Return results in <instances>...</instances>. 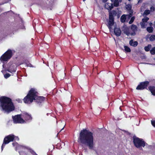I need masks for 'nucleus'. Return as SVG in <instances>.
<instances>
[{"instance_id": "obj_1", "label": "nucleus", "mask_w": 155, "mask_h": 155, "mask_svg": "<svg viewBox=\"0 0 155 155\" xmlns=\"http://www.w3.org/2000/svg\"><path fill=\"white\" fill-rule=\"evenodd\" d=\"M78 142L84 150H86L85 147H88L90 149L94 147V136L93 133L86 129L81 130L79 134Z\"/></svg>"}, {"instance_id": "obj_2", "label": "nucleus", "mask_w": 155, "mask_h": 155, "mask_svg": "<svg viewBox=\"0 0 155 155\" xmlns=\"http://www.w3.org/2000/svg\"><path fill=\"white\" fill-rule=\"evenodd\" d=\"M39 94L37 90L34 88H31L29 91L27 95L23 99L24 102L26 104H30L35 100L38 104L41 105L45 100V97L41 96H38Z\"/></svg>"}, {"instance_id": "obj_3", "label": "nucleus", "mask_w": 155, "mask_h": 155, "mask_svg": "<svg viewBox=\"0 0 155 155\" xmlns=\"http://www.w3.org/2000/svg\"><path fill=\"white\" fill-rule=\"evenodd\" d=\"M15 109V107L11 99L6 96L0 97V110L8 114Z\"/></svg>"}, {"instance_id": "obj_4", "label": "nucleus", "mask_w": 155, "mask_h": 155, "mask_svg": "<svg viewBox=\"0 0 155 155\" xmlns=\"http://www.w3.org/2000/svg\"><path fill=\"white\" fill-rule=\"evenodd\" d=\"M13 56L12 51L10 49H8L0 58V60L1 62L7 61L9 60Z\"/></svg>"}, {"instance_id": "obj_5", "label": "nucleus", "mask_w": 155, "mask_h": 155, "mask_svg": "<svg viewBox=\"0 0 155 155\" xmlns=\"http://www.w3.org/2000/svg\"><path fill=\"white\" fill-rule=\"evenodd\" d=\"M133 143L134 146L137 148H140L145 146V142L142 139L134 135L133 137Z\"/></svg>"}, {"instance_id": "obj_6", "label": "nucleus", "mask_w": 155, "mask_h": 155, "mask_svg": "<svg viewBox=\"0 0 155 155\" xmlns=\"http://www.w3.org/2000/svg\"><path fill=\"white\" fill-rule=\"evenodd\" d=\"M116 11L114 10H113L112 11H110L109 12V20L107 26L110 30L111 29L112 26L114 25V16L116 15Z\"/></svg>"}, {"instance_id": "obj_7", "label": "nucleus", "mask_w": 155, "mask_h": 155, "mask_svg": "<svg viewBox=\"0 0 155 155\" xmlns=\"http://www.w3.org/2000/svg\"><path fill=\"white\" fill-rule=\"evenodd\" d=\"M15 136L13 134H9L5 137L4 139L3 143L2 146V151L4 148L5 145L8 144L11 142H12L15 139Z\"/></svg>"}, {"instance_id": "obj_8", "label": "nucleus", "mask_w": 155, "mask_h": 155, "mask_svg": "<svg viewBox=\"0 0 155 155\" xmlns=\"http://www.w3.org/2000/svg\"><path fill=\"white\" fill-rule=\"evenodd\" d=\"M45 2L41 3L40 5L43 9H46L49 8L50 6L52 7L55 0H44Z\"/></svg>"}, {"instance_id": "obj_9", "label": "nucleus", "mask_w": 155, "mask_h": 155, "mask_svg": "<svg viewBox=\"0 0 155 155\" xmlns=\"http://www.w3.org/2000/svg\"><path fill=\"white\" fill-rule=\"evenodd\" d=\"M149 84V82L147 81L141 82L137 86L136 89L137 90H142L144 89H147V87Z\"/></svg>"}, {"instance_id": "obj_10", "label": "nucleus", "mask_w": 155, "mask_h": 155, "mask_svg": "<svg viewBox=\"0 0 155 155\" xmlns=\"http://www.w3.org/2000/svg\"><path fill=\"white\" fill-rule=\"evenodd\" d=\"M14 123L22 124L25 122V120L21 118V114H18L12 117Z\"/></svg>"}, {"instance_id": "obj_11", "label": "nucleus", "mask_w": 155, "mask_h": 155, "mask_svg": "<svg viewBox=\"0 0 155 155\" xmlns=\"http://www.w3.org/2000/svg\"><path fill=\"white\" fill-rule=\"evenodd\" d=\"M131 29L132 32L131 33L130 35L132 36H134L136 35V32L137 31V27L135 25L133 24L131 25Z\"/></svg>"}, {"instance_id": "obj_12", "label": "nucleus", "mask_w": 155, "mask_h": 155, "mask_svg": "<svg viewBox=\"0 0 155 155\" xmlns=\"http://www.w3.org/2000/svg\"><path fill=\"white\" fill-rule=\"evenodd\" d=\"M114 32L115 35L117 37L120 36L121 34V31L119 28L115 27L114 28Z\"/></svg>"}, {"instance_id": "obj_13", "label": "nucleus", "mask_w": 155, "mask_h": 155, "mask_svg": "<svg viewBox=\"0 0 155 155\" xmlns=\"http://www.w3.org/2000/svg\"><path fill=\"white\" fill-rule=\"evenodd\" d=\"M148 89L152 95L155 96V86H150L148 87Z\"/></svg>"}, {"instance_id": "obj_14", "label": "nucleus", "mask_w": 155, "mask_h": 155, "mask_svg": "<svg viewBox=\"0 0 155 155\" xmlns=\"http://www.w3.org/2000/svg\"><path fill=\"white\" fill-rule=\"evenodd\" d=\"M105 8L107 9L110 10L114 8L113 4L109 3H106L105 5Z\"/></svg>"}, {"instance_id": "obj_15", "label": "nucleus", "mask_w": 155, "mask_h": 155, "mask_svg": "<svg viewBox=\"0 0 155 155\" xmlns=\"http://www.w3.org/2000/svg\"><path fill=\"white\" fill-rule=\"evenodd\" d=\"M23 117L25 118V120H31L32 117L31 115H29L28 113H25L24 114Z\"/></svg>"}, {"instance_id": "obj_16", "label": "nucleus", "mask_w": 155, "mask_h": 155, "mask_svg": "<svg viewBox=\"0 0 155 155\" xmlns=\"http://www.w3.org/2000/svg\"><path fill=\"white\" fill-rule=\"evenodd\" d=\"M129 44L130 46L136 47L138 45V42L136 41H134L133 39H131L129 41Z\"/></svg>"}, {"instance_id": "obj_17", "label": "nucleus", "mask_w": 155, "mask_h": 155, "mask_svg": "<svg viewBox=\"0 0 155 155\" xmlns=\"http://www.w3.org/2000/svg\"><path fill=\"white\" fill-rule=\"evenodd\" d=\"M126 19V15H123L120 18V21L122 23H124Z\"/></svg>"}, {"instance_id": "obj_18", "label": "nucleus", "mask_w": 155, "mask_h": 155, "mask_svg": "<svg viewBox=\"0 0 155 155\" xmlns=\"http://www.w3.org/2000/svg\"><path fill=\"white\" fill-rule=\"evenodd\" d=\"M124 33L127 36L130 35V33L128 28H125L124 31Z\"/></svg>"}, {"instance_id": "obj_19", "label": "nucleus", "mask_w": 155, "mask_h": 155, "mask_svg": "<svg viewBox=\"0 0 155 155\" xmlns=\"http://www.w3.org/2000/svg\"><path fill=\"white\" fill-rule=\"evenodd\" d=\"M151 47V45L150 44L148 45L147 46L144 47V49L146 51H148L150 50V49Z\"/></svg>"}, {"instance_id": "obj_20", "label": "nucleus", "mask_w": 155, "mask_h": 155, "mask_svg": "<svg viewBox=\"0 0 155 155\" xmlns=\"http://www.w3.org/2000/svg\"><path fill=\"white\" fill-rule=\"evenodd\" d=\"M113 6H114L115 7H117L119 6V0H115L114 2V4H113Z\"/></svg>"}, {"instance_id": "obj_21", "label": "nucleus", "mask_w": 155, "mask_h": 155, "mask_svg": "<svg viewBox=\"0 0 155 155\" xmlns=\"http://www.w3.org/2000/svg\"><path fill=\"white\" fill-rule=\"evenodd\" d=\"M126 8L129 11L133 10L131 9L132 6L130 4H128L126 5Z\"/></svg>"}, {"instance_id": "obj_22", "label": "nucleus", "mask_w": 155, "mask_h": 155, "mask_svg": "<svg viewBox=\"0 0 155 155\" xmlns=\"http://www.w3.org/2000/svg\"><path fill=\"white\" fill-rule=\"evenodd\" d=\"M7 71L11 73H13L15 72L16 70L15 69H13L12 70L11 68H9L7 70Z\"/></svg>"}, {"instance_id": "obj_23", "label": "nucleus", "mask_w": 155, "mask_h": 155, "mask_svg": "<svg viewBox=\"0 0 155 155\" xmlns=\"http://www.w3.org/2000/svg\"><path fill=\"white\" fill-rule=\"evenodd\" d=\"M153 28L152 27H148L147 28V31L149 33H152L153 31Z\"/></svg>"}, {"instance_id": "obj_24", "label": "nucleus", "mask_w": 155, "mask_h": 155, "mask_svg": "<svg viewBox=\"0 0 155 155\" xmlns=\"http://www.w3.org/2000/svg\"><path fill=\"white\" fill-rule=\"evenodd\" d=\"M124 47L126 52H130L131 51V50L127 46H124Z\"/></svg>"}, {"instance_id": "obj_25", "label": "nucleus", "mask_w": 155, "mask_h": 155, "mask_svg": "<svg viewBox=\"0 0 155 155\" xmlns=\"http://www.w3.org/2000/svg\"><path fill=\"white\" fill-rule=\"evenodd\" d=\"M129 14L126 15L128 16V18H130V17H132L133 15V11H129Z\"/></svg>"}, {"instance_id": "obj_26", "label": "nucleus", "mask_w": 155, "mask_h": 155, "mask_svg": "<svg viewBox=\"0 0 155 155\" xmlns=\"http://www.w3.org/2000/svg\"><path fill=\"white\" fill-rule=\"evenodd\" d=\"M151 54L152 55H154L155 54V47L152 48L151 49L150 51Z\"/></svg>"}, {"instance_id": "obj_27", "label": "nucleus", "mask_w": 155, "mask_h": 155, "mask_svg": "<svg viewBox=\"0 0 155 155\" xmlns=\"http://www.w3.org/2000/svg\"><path fill=\"white\" fill-rule=\"evenodd\" d=\"M150 40V41H153L155 40V35H152L149 38Z\"/></svg>"}, {"instance_id": "obj_28", "label": "nucleus", "mask_w": 155, "mask_h": 155, "mask_svg": "<svg viewBox=\"0 0 155 155\" xmlns=\"http://www.w3.org/2000/svg\"><path fill=\"white\" fill-rule=\"evenodd\" d=\"M150 10H146L144 11L143 14V15H148L149 14H150Z\"/></svg>"}, {"instance_id": "obj_29", "label": "nucleus", "mask_w": 155, "mask_h": 155, "mask_svg": "<svg viewBox=\"0 0 155 155\" xmlns=\"http://www.w3.org/2000/svg\"><path fill=\"white\" fill-rule=\"evenodd\" d=\"M29 151L32 155H38L36 152L31 149H29Z\"/></svg>"}, {"instance_id": "obj_30", "label": "nucleus", "mask_w": 155, "mask_h": 155, "mask_svg": "<svg viewBox=\"0 0 155 155\" xmlns=\"http://www.w3.org/2000/svg\"><path fill=\"white\" fill-rule=\"evenodd\" d=\"M135 19V17L134 16H133L131 17V19H130V21H129V23L130 24H132L134 21V20Z\"/></svg>"}, {"instance_id": "obj_31", "label": "nucleus", "mask_w": 155, "mask_h": 155, "mask_svg": "<svg viewBox=\"0 0 155 155\" xmlns=\"http://www.w3.org/2000/svg\"><path fill=\"white\" fill-rule=\"evenodd\" d=\"M25 63L27 65V66L29 67H33V65L31 63H30L28 61H25Z\"/></svg>"}, {"instance_id": "obj_32", "label": "nucleus", "mask_w": 155, "mask_h": 155, "mask_svg": "<svg viewBox=\"0 0 155 155\" xmlns=\"http://www.w3.org/2000/svg\"><path fill=\"white\" fill-rule=\"evenodd\" d=\"M149 19L147 17H146L142 19V20L143 22H146Z\"/></svg>"}, {"instance_id": "obj_33", "label": "nucleus", "mask_w": 155, "mask_h": 155, "mask_svg": "<svg viewBox=\"0 0 155 155\" xmlns=\"http://www.w3.org/2000/svg\"><path fill=\"white\" fill-rule=\"evenodd\" d=\"M10 76L11 75L8 73H6L4 75L5 78L6 79L9 78Z\"/></svg>"}, {"instance_id": "obj_34", "label": "nucleus", "mask_w": 155, "mask_h": 155, "mask_svg": "<svg viewBox=\"0 0 155 155\" xmlns=\"http://www.w3.org/2000/svg\"><path fill=\"white\" fill-rule=\"evenodd\" d=\"M151 123L152 126L155 127V120H151Z\"/></svg>"}, {"instance_id": "obj_35", "label": "nucleus", "mask_w": 155, "mask_h": 155, "mask_svg": "<svg viewBox=\"0 0 155 155\" xmlns=\"http://www.w3.org/2000/svg\"><path fill=\"white\" fill-rule=\"evenodd\" d=\"M16 101L19 103H21L22 102V100L20 99H18L16 100Z\"/></svg>"}, {"instance_id": "obj_36", "label": "nucleus", "mask_w": 155, "mask_h": 155, "mask_svg": "<svg viewBox=\"0 0 155 155\" xmlns=\"http://www.w3.org/2000/svg\"><path fill=\"white\" fill-rule=\"evenodd\" d=\"M123 131L124 132H126L128 135H130L131 134V133L128 131H126L125 130H123Z\"/></svg>"}, {"instance_id": "obj_37", "label": "nucleus", "mask_w": 155, "mask_h": 155, "mask_svg": "<svg viewBox=\"0 0 155 155\" xmlns=\"http://www.w3.org/2000/svg\"><path fill=\"white\" fill-rule=\"evenodd\" d=\"M103 2L104 3H105L108 0H102Z\"/></svg>"}, {"instance_id": "obj_38", "label": "nucleus", "mask_w": 155, "mask_h": 155, "mask_svg": "<svg viewBox=\"0 0 155 155\" xmlns=\"http://www.w3.org/2000/svg\"><path fill=\"white\" fill-rule=\"evenodd\" d=\"M152 9H153V11H154V7H151V8H150V9L151 10H152Z\"/></svg>"}, {"instance_id": "obj_39", "label": "nucleus", "mask_w": 155, "mask_h": 155, "mask_svg": "<svg viewBox=\"0 0 155 155\" xmlns=\"http://www.w3.org/2000/svg\"><path fill=\"white\" fill-rule=\"evenodd\" d=\"M141 25L142 27H143L145 26V24L144 23H142V24Z\"/></svg>"}, {"instance_id": "obj_40", "label": "nucleus", "mask_w": 155, "mask_h": 155, "mask_svg": "<svg viewBox=\"0 0 155 155\" xmlns=\"http://www.w3.org/2000/svg\"><path fill=\"white\" fill-rule=\"evenodd\" d=\"M119 2H122V0H119Z\"/></svg>"}, {"instance_id": "obj_41", "label": "nucleus", "mask_w": 155, "mask_h": 155, "mask_svg": "<svg viewBox=\"0 0 155 155\" xmlns=\"http://www.w3.org/2000/svg\"><path fill=\"white\" fill-rule=\"evenodd\" d=\"M49 114V113H47V115H48Z\"/></svg>"}, {"instance_id": "obj_42", "label": "nucleus", "mask_w": 155, "mask_h": 155, "mask_svg": "<svg viewBox=\"0 0 155 155\" xmlns=\"http://www.w3.org/2000/svg\"><path fill=\"white\" fill-rule=\"evenodd\" d=\"M12 144L13 145H14V143H12Z\"/></svg>"}, {"instance_id": "obj_43", "label": "nucleus", "mask_w": 155, "mask_h": 155, "mask_svg": "<svg viewBox=\"0 0 155 155\" xmlns=\"http://www.w3.org/2000/svg\"><path fill=\"white\" fill-rule=\"evenodd\" d=\"M86 0H83V1H85Z\"/></svg>"}, {"instance_id": "obj_44", "label": "nucleus", "mask_w": 155, "mask_h": 155, "mask_svg": "<svg viewBox=\"0 0 155 155\" xmlns=\"http://www.w3.org/2000/svg\"><path fill=\"white\" fill-rule=\"evenodd\" d=\"M111 1L112 2H113V0H111Z\"/></svg>"}, {"instance_id": "obj_45", "label": "nucleus", "mask_w": 155, "mask_h": 155, "mask_svg": "<svg viewBox=\"0 0 155 155\" xmlns=\"http://www.w3.org/2000/svg\"><path fill=\"white\" fill-rule=\"evenodd\" d=\"M129 1H130L131 0H128Z\"/></svg>"}, {"instance_id": "obj_46", "label": "nucleus", "mask_w": 155, "mask_h": 155, "mask_svg": "<svg viewBox=\"0 0 155 155\" xmlns=\"http://www.w3.org/2000/svg\"><path fill=\"white\" fill-rule=\"evenodd\" d=\"M50 9L51 10V8H50Z\"/></svg>"}, {"instance_id": "obj_47", "label": "nucleus", "mask_w": 155, "mask_h": 155, "mask_svg": "<svg viewBox=\"0 0 155 155\" xmlns=\"http://www.w3.org/2000/svg\"><path fill=\"white\" fill-rule=\"evenodd\" d=\"M63 128H62V129L61 130H62V129H63Z\"/></svg>"}, {"instance_id": "obj_48", "label": "nucleus", "mask_w": 155, "mask_h": 155, "mask_svg": "<svg viewBox=\"0 0 155 155\" xmlns=\"http://www.w3.org/2000/svg\"><path fill=\"white\" fill-rule=\"evenodd\" d=\"M154 59H155V58H154Z\"/></svg>"}]
</instances>
